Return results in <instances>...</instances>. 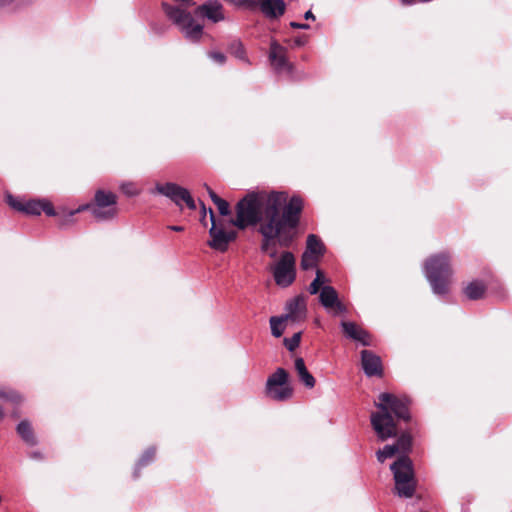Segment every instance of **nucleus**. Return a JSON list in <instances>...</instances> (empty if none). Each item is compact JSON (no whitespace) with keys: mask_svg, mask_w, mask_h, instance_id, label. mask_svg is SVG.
I'll list each match as a JSON object with an SVG mask.
<instances>
[{"mask_svg":"<svg viewBox=\"0 0 512 512\" xmlns=\"http://www.w3.org/2000/svg\"><path fill=\"white\" fill-rule=\"evenodd\" d=\"M302 211L303 200L299 196L288 201L284 192H252L237 203L236 217L229 223L240 230L258 225L260 249L274 259L278 254L276 245L289 248L296 239Z\"/></svg>","mask_w":512,"mask_h":512,"instance_id":"nucleus-1","label":"nucleus"},{"mask_svg":"<svg viewBox=\"0 0 512 512\" xmlns=\"http://www.w3.org/2000/svg\"><path fill=\"white\" fill-rule=\"evenodd\" d=\"M375 406L380 411L371 414V425L382 441L398 434L395 418L392 414L405 422L410 421L409 400L407 398H399L385 392L379 395V402L375 403Z\"/></svg>","mask_w":512,"mask_h":512,"instance_id":"nucleus-2","label":"nucleus"},{"mask_svg":"<svg viewBox=\"0 0 512 512\" xmlns=\"http://www.w3.org/2000/svg\"><path fill=\"white\" fill-rule=\"evenodd\" d=\"M424 271L432 290L437 295L448 293L453 275L451 255L448 252L433 254L424 263Z\"/></svg>","mask_w":512,"mask_h":512,"instance_id":"nucleus-3","label":"nucleus"},{"mask_svg":"<svg viewBox=\"0 0 512 512\" xmlns=\"http://www.w3.org/2000/svg\"><path fill=\"white\" fill-rule=\"evenodd\" d=\"M390 469L395 481L394 492L401 498H412L417 487L413 463L407 455H401L394 461Z\"/></svg>","mask_w":512,"mask_h":512,"instance_id":"nucleus-4","label":"nucleus"},{"mask_svg":"<svg viewBox=\"0 0 512 512\" xmlns=\"http://www.w3.org/2000/svg\"><path fill=\"white\" fill-rule=\"evenodd\" d=\"M117 203L118 197L115 193L98 189L93 200L80 206L77 211L88 210L97 221H110L118 215Z\"/></svg>","mask_w":512,"mask_h":512,"instance_id":"nucleus-5","label":"nucleus"},{"mask_svg":"<svg viewBox=\"0 0 512 512\" xmlns=\"http://www.w3.org/2000/svg\"><path fill=\"white\" fill-rule=\"evenodd\" d=\"M209 214L212 225L209 229L210 239L207 245L215 251L224 253L228 250L229 245L237 239L238 232L227 228L228 225H231L229 221L216 220L215 213L211 208Z\"/></svg>","mask_w":512,"mask_h":512,"instance_id":"nucleus-6","label":"nucleus"},{"mask_svg":"<svg viewBox=\"0 0 512 512\" xmlns=\"http://www.w3.org/2000/svg\"><path fill=\"white\" fill-rule=\"evenodd\" d=\"M293 388L289 382V373L284 368H277L266 381L264 393L273 401L283 402L293 396Z\"/></svg>","mask_w":512,"mask_h":512,"instance_id":"nucleus-7","label":"nucleus"},{"mask_svg":"<svg viewBox=\"0 0 512 512\" xmlns=\"http://www.w3.org/2000/svg\"><path fill=\"white\" fill-rule=\"evenodd\" d=\"M296 260L292 252L284 251L273 268V276L277 285L290 286L296 277Z\"/></svg>","mask_w":512,"mask_h":512,"instance_id":"nucleus-8","label":"nucleus"},{"mask_svg":"<svg viewBox=\"0 0 512 512\" xmlns=\"http://www.w3.org/2000/svg\"><path fill=\"white\" fill-rule=\"evenodd\" d=\"M287 48L279 44L276 40H272L269 48V60L272 67L277 72L286 71L292 73L294 65L287 58Z\"/></svg>","mask_w":512,"mask_h":512,"instance_id":"nucleus-9","label":"nucleus"},{"mask_svg":"<svg viewBox=\"0 0 512 512\" xmlns=\"http://www.w3.org/2000/svg\"><path fill=\"white\" fill-rule=\"evenodd\" d=\"M341 328L346 338L359 342L363 346L373 345V336L359 324L352 321H342Z\"/></svg>","mask_w":512,"mask_h":512,"instance_id":"nucleus-10","label":"nucleus"},{"mask_svg":"<svg viewBox=\"0 0 512 512\" xmlns=\"http://www.w3.org/2000/svg\"><path fill=\"white\" fill-rule=\"evenodd\" d=\"M361 366L368 377H383L384 369L380 356L371 350L361 351Z\"/></svg>","mask_w":512,"mask_h":512,"instance_id":"nucleus-11","label":"nucleus"},{"mask_svg":"<svg viewBox=\"0 0 512 512\" xmlns=\"http://www.w3.org/2000/svg\"><path fill=\"white\" fill-rule=\"evenodd\" d=\"M194 14L197 17L206 18L213 23H218L225 19L223 6L216 0H210L199 5L195 9Z\"/></svg>","mask_w":512,"mask_h":512,"instance_id":"nucleus-12","label":"nucleus"},{"mask_svg":"<svg viewBox=\"0 0 512 512\" xmlns=\"http://www.w3.org/2000/svg\"><path fill=\"white\" fill-rule=\"evenodd\" d=\"M186 188L179 186L178 184L168 182L165 184L157 183L155 186V191L158 194L168 197L171 199L177 206H181V201L185 197Z\"/></svg>","mask_w":512,"mask_h":512,"instance_id":"nucleus-13","label":"nucleus"},{"mask_svg":"<svg viewBox=\"0 0 512 512\" xmlns=\"http://www.w3.org/2000/svg\"><path fill=\"white\" fill-rule=\"evenodd\" d=\"M260 11L269 19H278L284 15L286 4L283 0H266Z\"/></svg>","mask_w":512,"mask_h":512,"instance_id":"nucleus-14","label":"nucleus"},{"mask_svg":"<svg viewBox=\"0 0 512 512\" xmlns=\"http://www.w3.org/2000/svg\"><path fill=\"white\" fill-rule=\"evenodd\" d=\"M288 314L285 315V319H291L292 321L299 320L306 311V303L302 296H297L287 303Z\"/></svg>","mask_w":512,"mask_h":512,"instance_id":"nucleus-15","label":"nucleus"},{"mask_svg":"<svg viewBox=\"0 0 512 512\" xmlns=\"http://www.w3.org/2000/svg\"><path fill=\"white\" fill-rule=\"evenodd\" d=\"M19 437L29 446H35L38 443L32 424L28 420H22L16 427Z\"/></svg>","mask_w":512,"mask_h":512,"instance_id":"nucleus-16","label":"nucleus"},{"mask_svg":"<svg viewBox=\"0 0 512 512\" xmlns=\"http://www.w3.org/2000/svg\"><path fill=\"white\" fill-rule=\"evenodd\" d=\"M295 370L299 380L309 389L313 388L316 384L314 376L308 371L303 358L298 357L295 359Z\"/></svg>","mask_w":512,"mask_h":512,"instance_id":"nucleus-17","label":"nucleus"},{"mask_svg":"<svg viewBox=\"0 0 512 512\" xmlns=\"http://www.w3.org/2000/svg\"><path fill=\"white\" fill-rule=\"evenodd\" d=\"M486 290L487 286L484 282L475 280L463 289V293L469 300H479L485 296Z\"/></svg>","mask_w":512,"mask_h":512,"instance_id":"nucleus-18","label":"nucleus"},{"mask_svg":"<svg viewBox=\"0 0 512 512\" xmlns=\"http://www.w3.org/2000/svg\"><path fill=\"white\" fill-rule=\"evenodd\" d=\"M319 293V301L325 309H329L337 300H339L338 292L332 286H323Z\"/></svg>","mask_w":512,"mask_h":512,"instance_id":"nucleus-19","label":"nucleus"},{"mask_svg":"<svg viewBox=\"0 0 512 512\" xmlns=\"http://www.w3.org/2000/svg\"><path fill=\"white\" fill-rule=\"evenodd\" d=\"M310 254L322 257L325 253V246L322 240L315 234H309L306 240V250Z\"/></svg>","mask_w":512,"mask_h":512,"instance_id":"nucleus-20","label":"nucleus"},{"mask_svg":"<svg viewBox=\"0 0 512 512\" xmlns=\"http://www.w3.org/2000/svg\"><path fill=\"white\" fill-rule=\"evenodd\" d=\"M156 456V449L153 447H150L144 451V453L141 455L140 459L138 460L136 464V468L134 471V478H138L140 475V471L143 467L150 464Z\"/></svg>","mask_w":512,"mask_h":512,"instance_id":"nucleus-21","label":"nucleus"},{"mask_svg":"<svg viewBox=\"0 0 512 512\" xmlns=\"http://www.w3.org/2000/svg\"><path fill=\"white\" fill-rule=\"evenodd\" d=\"M0 399L18 404L22 401V396L18 391L14 389L8 387H0Z\"/></svg>","mask_w":512,"mask_h":512,"instance_id":"nucleus-22","label":"nucleus"},{"mask_svg":"<svg viewBox=\"0 0 512 512\" xmlns=\"http://www.w3.org/2000/svg\"><path fill=\"white\" fill-rule=\"evenodd\" d=\"M394 445L397 446L398 453H403V455H406V453L409 452L412 447L411 435L407 432L402 433Z\"/></svg>","mask_w":512,"mask_h":512,"instance_id":"nucleus-23","label":"nucleus"},{"mask_svg":"<svg viewBox=\"0 0 512 512\" xmlns=\"http://www.w3.org/2000/svg\"><path fill=\"white\" fill-rule=\"evenodd\" d=\"M326 278L322 270L317 269L316 277L309 285L308 291L310 294L314 295L321 291L323 284L325 283Z\"/></svg>","mask_w":512,"mask_h":512,"instance_id":"nucleus-24","label":"nucleus"},{"mask_svg":"<svg viewBox=\"0 0 512 512\" xmlns=\"http://www.w3.org/2000/svg\"><path fill=\"white\" fill-rule=\"evenodd\" d=\"M285 317H271L270 318V326L272 335L276 338L281 337L284 332L283 322L285 321Z\"/></svg>","mask_w":512,"mask_h":512,"instance_id":"nucleus-25","label":"nucleus"},{"mask_svg":"<svg viewBox=\"0 0 512 512\" xmlns=\"http://www.w3.org/2000/svg\"><path fill=\"white\" fill-rule=\"evenodd\" d=\"M42 209V200H30L25 203L22 212L28 215H40Z\"/></svg>","mask_w":512,"mask_h":512,"instance_id":"nucleus-26","label":"nucleus"},{"mask_svg":"<svg viewBox=\"0 0 512 512\" xmlns=\"http://www.w3.org/2000/svg\"><path fill=\"white\" fill-rule=\"evenodd\" d=\"M321 257H318L314 254H310L308 252L303 253L301 257V268L303 270H309L317 265Z\"/></svg>","mask_w":512,"mask_h":512,"instance_id":"nucleus-27","label":"nucleus"},{"mask_svg":"<svg viewBox=\"0 0 512 512\" xmlns=\"http://www.w3.org/2000/svg\"><path fill=\"white\" fill-rule=\"evenodd\" d=\"M228 51L231 55L235 56L236 58H239L241 60L246 59L243 44L238 40H233L230 43V45L228 47Z\"/></svg>","mask_w":512,"mask_h":512,"instance_id":"nucleus-28","label":"nucleus"},{"mask_svg":"<svg viewBox=\"0 0 512 512\" xmlns=\"http://www.w3.org/2000/svg\"><path fill=\"white\" fill-rule=\"evenodd\" d=\"M396 453H398L397 446L392 444V445H385L383 449L378 450L376 455H377L378 461L383 463L387 458L394 456Z\"/></svg>","mask_w":512,"mask_h":512,"instance_id":"nucleus-29","label":"nucleus"},{"mask_svg":"<svg viewBox=\"0 0 512 512\" xmlns=\"http://www.w3.org/2000/svg\"><path fill=\"white\" fill-rule=\"evenodd\" d=\"M327 311L331 312L334 316L345 315L348 313V307L340 299L337 300Z\"/></svg>","mask_w":512,"mask_h":512,"instance_id":"nucleus-30","label":"nucleus"},{"mask_svg":"<svg viewBox=\"0 0 512 512\" xmlns=\"http://www.w3.org/2000/svg\"><path fill=\"white\" fill-rule=\"evenodd\" d=\"M301 332L295 333L291 338H284L283 343L289 351H294L300 344Z\"/></svg>","mask_w":512,"mask_h":512,"instance_id":"nucleus-31","label":"nucleus"},{"mask_svg":"<svg viewBox=\"0 0 512 512\" xmlns=\"http://www.w3.org/2000/svg\"><path fill=\"white\" fill-rule=\"evenodd\" d=\"M80 211L72 210L63 214H58V221L61 227L68 226L73 223V216Z\"/></svg>","mask_w":512,"mask_h":512,"instance_id":"nucleus-32","label":"nucleus"},{"mask_svg":"<svg viewBox=\"0 0 512 512\" xmlns=\"http://www.w3.org/2000/svg\"><path fill=\"white\" fill-rule=\"evenodd\" d=\"M6 202L11 208L19 212H22L23 207L25 206V203L15 198L9 192L6 193Z\"/></svg>","mask_w":512,"mask_h":512,"instance_id":"nucleus-33","label":"nucleus"},{"mask_svg":"<svg viewBox=\"0 0 512 512\" xmlns=\"http://www.w3.org/2000/svg\"><path fill=\"white\" fill-rule=\"evenodd\" d=\"M266 0H239L237 2V5L238 6H243V7H246L248 9H251V10H254L256 8H261L262 7V3L265 2Z\"/></svg>","mask_w":512,"mask_h":512,"instance_id":"nucleus-34","label":"nucleus"},{"mask_svg":"<svg viewBox=\"0 0 512 512\" xmlns=\"http://www.w3.org/2000/svg\"><path fill=\"white\" fill-rule=\"evenodd\" d=\"M215 205L217 206L218 210H219V213L222 215V216H228L230 215V208H229V203L220 198L217 203H215Z\"/></svg>","mask_w":512,"mask_h":512,"instance_id":"nucleus-35","label":"nucleus"},{"mask_svg":"<svg viewBox=\"0 0 512 512\" xmlns=\"http://www.w3.org/2000/svg\"><path fill=\"white\" fill-rule=\"evenodd\" d=\"M42 212H44L48 216H58L59 213H57L52 205L51 202L42 200Z\"/></svg>","mask_w":512,"mask_h":512,"instance_id":"nucleus-36","label":"nucleus"},{"mask_svg":"<svg viewBox=\"0 0 512 512\" xmlns=\"http://www.w3.org/2000/svg\"><path fill=\"white\" fill-rule=\"evenodd\" d=\"M184 195H185V197H184V199L182 201L186 204V206L190 210H195L196 209V204H195V201L192 198L190 192L188 190H186Z\"/></svg>","mask_w":512,"mask_h":512,"instance_id":"nucleus-37","label":"nucleus"},{"mask_svg":"<svg viewBox=\"0 0 512 512\" xmlns=\"http://www.w3.org/2000/svg\"><path fill=\"white\" fill-rule=\"evenodd\" d=\"M210 57L219 64H223L226 61V56L221 52H212Z\"/></svg>","mask_w":512,"mask_h":512,"instance_id":"nucleus-38","label":"nucleus"},{"mask_svg":"<svg viewBox=\"0 0 512 512\" xmlns=\"http://www.w3.org/2000/svg\"><path fill=\"white\" fill-rule=\"evenodd\" d=\"M306 43H307L306 35L298 36V37L294 38V40H293L294 46H297V47L304 46Z\"/></svg>","mask_w":512,"mask_h":512,"instance_id":"nucleus-39","label":"nucleus"},{"mask_svg":"<svg viewBox=\"0 0 512 512\" xmlns=\"http://www.w3.org/2000/svg\"><path fill=\"white\" fill-rule=\"evenodd\" d=\"M205 189L208 192L209 197L211 198L212 202L215 204L217 201L221 198L219 197L207 184L204 185Z\"/></svg>","mask_w":512,"mask_h":512,"instance_id":"nucleus-40","label":"nucleus"},{"mask_svg":"<svg viewBox=\"0 0 512 512\" xmlns=\"http://www.w3.org/2000/svg\"><path fill=\"white\" fill-rule=\"evenodd\" d=\"M205 189L208 192L209 197L211 198L212 202L215 204L217 201L221 198L219 197L207 184L204 185Z\"/></svg>","mask_w":512,"mask_h":512,"instance_id":"nucleus-41","label":"nucleus"},{"mask_svg":"<svg viewBox=\"0 0 512 512\" xmlns=\"http://www.w3.org/2000/svg\"><path fill=\"white\" fill-rule=\"evenodd\" d=\"M289 25L293 29H304V30H307V29L310 28V26L308 24L299 23V22H295V21L290 22Z\"/></svg>","mask_w":512,"mask_h":512,"instance_id":"nucleus-42","label":"nucleus"},{"mask_svg":"<svg viewBox=\"0 0 512 512\" xmlns=\"http://www.w3.org/2000/svg\"><path fill=\"white\" fill-rule=\"evenodd\" d=\"M200 203H201V208H202V213H201L200 222H201L204 226H206V225H207V223H206V212H207V211H206V207H205V205H204V203H203V202H200Z\"/></svg>","mask_w":512,"mask_h":512,"instance_id":"nucleus-43","label":"nucleus"},{"mask_svg":"<svg viewBox=\"0 0 512 512\" xmlns=\"http://www.w3.org/2000/svg\"><path fill=\"white\" fill-rule=\"evenodd\" d=\"M168 228L172 231H175V232H182L184 231V227L183 226H176V225H171V226H168Z\"/></svg>","mask_w":512,"mask_h":512,"instance_id":"nucleus-44","label":"nucleus"},{"mask_svg":"<svg viewBox=\"0 0 512 512\" xmlns=\"http://www.w3.org/2000/svg\"><path fill=\"white\" fill-rule=\"evenodd\" d=\"M304 18L306 20H315V16L314 14L312 13L311 10L307 11L305 14H304Z\"/></svg>","mask_w":512,"mask_h":512,"instance_id":"nucleus-45","label":"nucleus"},{"mask_svg":"<svg viewBox=\"0 0 512 512\" xmlns=\"http://www.w3.org/2000/svg\"><path fill=\"white\" fill-rule=\"evenodd\" d=\"M31 457L35 458V459H42L43 458V456H42V454L40 452H33L31 454Z\"/></svg>","mask_w":512,"mask_h":512,"instance_id":"nucleus-46","label":"nucleus"},{"mask_svg":"<svg viewBox=\"0 0 512 512\" xmlns=\"http://www.w3.org/2000/svg\"><path fill=\"white\" fill-rule=\"evenodd\" d=\"M404 5H411L415 2V0H401Z\"/></svg>","mask_w":512,"mask_h":512,"instance_id":"nucleus-47","label":"nucleus"},{"mask_svg":"<svg viewBox=\"0 0 512 512\" xmlns=\"http://www.w3.org/2000/svg\"><path fill=\"white\" fill-rule=\"evenodd\" d=\"M4 418V410L2 408V406H0V420H2Z\"/></svg>","mask_w":512,"mask_h":512,"instance_id":"nucleus-48","label":"nucleus"}]
</instances>
